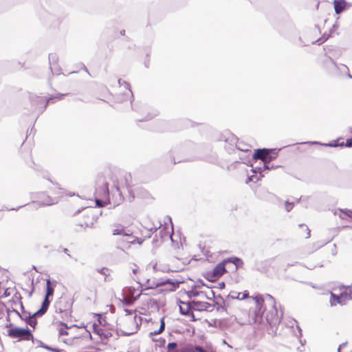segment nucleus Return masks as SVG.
<instances>
[{"instance_id": "nucleus-41", "label": "nucleus", "mask_w": 352, "mask_h": 352, "mask_svg": "<svg viewBox=\"0 0 352 352\" xmlns=\"http://www.w3.org/2000/svg\"><path fill=\"white\" fill-rule=\"evenodd\" d=\"M159 329H160V331H162V332L164 331L165 329V322H164V318H162L160 319V327Z\"/></svg>"}, {"instance_id": "nucleus-27", "label": "nucleus", "mask_w": 352, "mask_h": 352, "mask_svg": "<svg viewBox=\"0 0 352 352\" xmlns=\"http://www.w3.org/2000/svg\"><path fill=\"white\" fill-rule=\"evenodd\" d=\"M178 344L176 342H169L167 345L166 352H179L177 350Z\"/></svg>"}, {"instance_id": "nucleus-51", "label": "nucleus", "mask_w": 352, "mask_h": 352, "mask_svg": "<svg viewBox=\"0 0 352 352\" xmlns=\"http://www.w3.org/2000/svg\"><path fill=\"white\" fill-rule=\"evenodd\" d=\"M23 206H19L17 208H4L1 209V210H17L19 208H21V207H23Z\"/></svg>"}, {"instance_id": "nucleus-31", "label": "nucleus", "mask_w": 352, "mask_h": 352, "mask_svg": "<svg viewBox=\"0 0 352 352\" xmlns=\"http://www.w3.org/2000/svg\"><path fill=\"white\" fill-rule=\"evenodd\" d=\"M194 288L195 287H193L191 290L188 292L187 294L189 298L197 297L200 294H204L203 292H197V290L194 289Z\"/></svg>"}, {"instance_id": "nucleus-7", "label": "nucleus", "mask_w": 352, "mask_h": 352, "mask_svg": "<svg viewBox=\"0 0 352 352\" xmlns=\"http://www.w3.org/2000/svg\"><path fill=\"white\" fill-rule=\"evenodd\" d=\"M50 68L53 74L59 75L61 74V67L58 65V56L56 53L49 54Z\"/></svg>"}, {"instance_id": "nucleus-62", "label": "nucleus", "mask_w": 352, "mask_h": 352, "mask_svg": "<svg viewBox=\"0 0 352 352\" xmlns=\"http://www.w3.org/2000/svg\"><path fill=\"white\" fill-rule=\"evenodd\" d=\"M12 312H14V314H16L19 317H20V315H21V313H19L16 309H12Z\"/></svg>"}, {"instance_id": "nucleus-55", "label": "nucleus", "mask_w": 352, "mask_h": 352, "mask_svg": "<svg viewBox=\"0 0 352 352\" xmlns=\"http://www.w3.org/2000/svg\"><path fill=\"white\" fill-rule=\"evenodd\" d=\"M93 329H94V333H97V330H98V329H100L98 328V325H97L96 323H94V324H93Z\"/></svg>"}, {"instance_id": "nucleus-56", "label": "nucleus", "mask_w": 352, "mask_h": 352, "mask_svg": "<svg viewBox=\"0 0 352 352\" xmlns=\"http://www.w3.org/2000/svg\"><path fill=\"white\" fill-rule=\"evenodd\" d=\"M226 284L224 282H221L219 283V288L223 289L225 288Z\"/></svg>"}, {"instance_id": "nucleus-58", "label": "nucleus", "mask_w": 352, "mask_h": 352, "mask_svg": "<svg viewBox=\"0 0 352 352\" xmlns=\"http://www.w3.org/2000/svg\"><path fill=\"white\" fill-rule=\"evenodd\" d=\"M63 252L65 253L68 256L71 257V255L69 253V250L67 248H63Z\"/></svg>"}, {"instance_id": "nucleus-46", "label": "nucleus", "mask_w": 352, "mask_h": 352, "mask_svg": "<svg viewBox=\"0 0 352 352\" xmlns=\"http://www.w3.org/2000/svg\"><path fill=\"white\" fill-rule=\"evenodd\" d=\"M201 286H206V284L202 280H199L197 285H195L194 287H200Z\"/></svg>"}, {"instance_id": "nucleus-42", "label": "nucleus", "mask_w": 352, "mask_h": 352, "mask_svg": "<svg viewBox=\"0 0 352 352\" xmlns=\"http://www.w3.org/2000/svg\"><path fill=\"white\" fill-rule=\"evenodd\" d=\"M43 348L53 352H60L58 349L52 348L47 344L43 346Z\"/></svg>"}, {"instance_id": "nucleus-19", "label": "nucleus", "mask_w": 352, "mask_h": 352, "mask_svg": "<svg viewBox=\"0 0 352 352\" xmlns=\"http://www.w3.org/2000/svg\"><path fill=\"white\" fill-rule=\"evenodd\" d=\"M43 197V199H41L40 202V205L41 206H50L55 202L53 201V199L50 196H45V195L43 192L40 193V199H42Z\"/></svg>"}, {"instance_id": "nucleus-50", "label": "nucleus", "mask_w": 352, "mask_h": 352, "mask_svg": "<svg viewBox=\"0 0 352 352\" xmlns=\"http://www.w3.org/2000/svg\"><path fill=\"white\" fill-rule=\"evenodd\" d=\"M160 235L162 239H164V237H166L167 236V234H166V232L164 230V229L163 230H160Z\"/></svg>"}, {"instance_id": "nucleus-12", "label": "nucleus", "mask_w": 352, "mask_h": 352, "mask_svg": "<svg viewBox=\"0 0 352 352\" xmlns=\"http://www.w3.org/2000/svg\"><path fill=\"white\" fill-rule=\"evenodd\" d=\"M182 303L186 305V308H184L182 306L179 307V311L181 314L186 316H193L192 311L194 309H192V304L191 303V301L182 302Z\"/></svg>"}, {"instance_id": "nucleus-48", "label": "nucleus", "mask_w": 352, "mask_h": 352, "mask_svg": "<svg viewBox=\"0 0 352 352\" xmlns=\"http://www.w3.org/2000/svg\"><path fill=\"white\" fill-rule=\"evenodd\" d=\"M96 204L98 207H102L104 206L103 201L97 198L96 199Z\"/></svg>"}, {"instance_id": "nucleus-39", "label": "nucleus", "mask_w": 352, "mask_h": 352, "mask_svg": "<svg viewBox=\"0 0 352 352\" xmlns=\"http://www.w3.org/2000/svg\"><path fill=\"white\" fill-rule=\"evenodd\" d=\"M96 316H97L98 321L100 325L104 326L105 325V320L104 318H102V315L100 314H96Z\"/></svg>"}, {"instance_id": "nucleus-64", "label": "nucleus", "mask_w": 352, "mask_h": 352, "mask_svg": "<svg viewBox=\"0 0 352 352\" xmlns=\"http://www.w3.org/2000/svg\"><path fill=\"white\" fill-rule=\"evenodd\" d=\"M94 226V222H91L90 223H85L86 227L92 228Z\"/></svg>"}, {"instance_id": "nucleus-28", "label": "nucleus", "mask_w": 352, "mask_h": 352, "mask_svg": "<svg viewBox=\"0 0 352 352\" xmlns=\"http://www.w3.org/2000/svg\"><path fill=\"white\" fill-rule=\"evenodd\" d=\"M97 335H98L101 339H109L112 336V333L110 332L104 333L102 329L97 330Z\"/></svg>"}, {"instance_id": "nucleus-8", "label": "nucleus", "mask_w": 352, "mask_h": 352, "mask_svg": "<svg viewBox=\"0 0 352 352\" xmlns=\"http://www.w3.org/2000/svg\"><path fill=\"white\" fill-rule=\"evenodd\" d=\"M182 283V281L177 280L171 278H166L164 280L160 281L159 283H155L153 286H149L146 288V289H153L154 287H159L161 286H164L166 285H170V287L169 288L170 291H174L177 287H179V285Z\"/></svg>"}, {"instance_id": "nucleus-57", "label": "nucleus", "mask_w": 352, "mask_h": 352, "mask_svg": "<svg viewBox=\"0 0 352 352\" xmlns=\"http://www.w3.org/2000/svg\"><path fill=\"white\" fill-rule=\"evenodd\" d=\"M346 342H345V343H342V344H340V346H339V347H338V352H340L341 349H342V347L345 346H346Z\"/></svg>"}, {"instance_id": "nucleus-60", "label": "nucleus", "mask_w": 352, "mask_h": 352, "mask_svg": "<svg viewBox=\"0 0 352 352\" xmlns=\"http://www.w3.org/2000/svg\"><path fill=\"white\" fill-rule=\"evenodd\" d=\"M161 333H162V331H160V329H158V330H156V331H155L153 332H151L150 334L151 335H157V334H160Z\"/></svg>"}, {"instance_id": "nucleus-17", "label": "nucleus", "mask_w": 352, "mask_h": 352, "mask_svg": "<svg viewBox=\"0 0 352 352\" xmlns=\"http://www.w3.org/2000/svg\"><path fill=\"white\" fill-rule=\"evenodd\" d=\"M224 263H226V264L228 263H233L235 265L236 270L242 267L243 265V261L242 259L236 256L227 258L224 259Z\"/></svg>"}, {"instance_id": "nucleus-23", "label": "nucleus", "mask_w": 352, "mask_h": 352, "mask_svg": "<svg viewBox=\"0 0 352 352\" xmlns=\"http://www.w3.org/2000/svg\"><path fill=\"white\" fill-rule=\"evenodd\" d=\"M334 214L339 215L340 217H341V218H344L342 217V214L352 218V210H351L345 209L344 210L339 209L338 211H336Z\"/></svg>"}, {"instance_id": "nucleus-9", "label": "nucleus", "mask_w": 352, "mask_h": 352, "mask_svg": "<svg viewBox=\"0 0 352 352\" xmlns=\"http://www.w3.org/2000/svg\"><path fill=\"white\" fill-rule=\"evenodd\" d=\"M119 90L122 91L115 93V94L116 95L115 100L117 102H120L122 101L131 100V99L133 96L132 89H119Z\"/></svg>"}, {"instance_id": "nucleus-24", "label": "nucleus", "mask_w": 352, "mask_h": 352, "mask_svg": "<svg viewBox=\"0 0 352 352\" xmlns=\"http://www.w3.org/2000/svg\"><path fill=\"white\" fill-rule=\"evenodd\" d=\"M204 277L210 282H214L219 278L218 276H217V275L213 274L212 270L207 272L204 275Z\"/></svg>"}, {"instance_id": "nucleus-21", "label": "nucleus", "mask_w": 352, "mask_h": 352, "mask_svg": "<svg viewBox=\"0 0 352 352\" xmlns=\"http://www.w3.org/2000/svg\"><path fill=\"white\" fill-rule=\"evenodd\" d=\"M303 144H311V145H321V146H329V147H333V146H338V144L336 142H329V143H321L320 142H316V141H309V142H304Z\"/></svg>"}, {"instance_id": "nucleus-36", "label": "nucleus", "mask_w": 352, "mask_h": 352, "mask_svg": "<svg viewBox=\"0 0 352 352\" xmlns=\"http://www.w3.org/2000/svg\"><path fill=\"white\" fill-rule=\"evenodd\" d=\"M266 168H263V166H256L254 168H252L251 169V171L253 173H259L261 175H262V172L265 170Z\"/></svg>"}, {"instance_id": "nucleus-63", "label": "nucleus", "mask_w": 352, "mask_h": 352, "mask_svg": "<svg viewBox=\"0 0 352 352\" xmlns=\"http://www.w3.org/2000/svg\"><path fill=\"white\" fill-rule=\"evenodd\" d=\"M124 311L126 313L127 315L132 314L133 311L129 309H124Z\"/></svg>"}, {"instance_id": "nucleus-44", "label": "nucleus", "mask_w": 352, "mask_h": 352, "mask_svg": "<svg viewBox=\"0 0 352 352\" xmlns=\"http://www.w3.org/2000/svg\"><path fill=\"white\" fill-rule=\"evenodd\" d=\"M161 226L162 224L160 223L159 226L157 227V226H154L153 228H151L148 230L151 233H154L158 229H160L161 228Z\"/></svg>"}, {"instance_id": "nucleus-47", "label": "nucleus", "mask_w": 352, "mask_h": 352, "mask_svg": "<svg viewBox=\"0 0 352 352\" xmlns=\"http://www.w3.org/2000/svg\"><path fill=\"white\" fill-rule=\"evenodd\" d=\"M206 298L212 300L214 297V292L213 291H210V294L205 295Z\"/></svg>"}, {"instance_id": "nucleus-53", "label": "nucleus", "mask_w": 352, "mask_h": 352, "mask_svg": "<svg viewBox=\"0 0 352 352\" xmlns=\"http://www.w3.org/2000/svg\"><path fill=\"white\" fill-rule=\"evenodd\" d=\"M19 298H20L19 304H20V307H21V313H23L24 311H26V310L25 309V307H24V306H23V305L22 302H21V297L20 296V297H19Z\"/></svg>"}, {"instance_id": "nucleus-34", "label": "nucleus", "mask_w": 352, "mask_h": 352, "mask_svg": "<svg viewBox=\"0 0 352 352\" xmlns=\"http://www.w3.org/2000/svg\"><path fill=\"white\" fill-rule=\"evenodd\" d=\"M45 314V312L43 310H41V309H39L38 311H36L35 313L34 314H31V316H32V318L36 319L38 317H41L42 316H43L44 314Z\"/></svg>"}, {"instance_id": "nucleus-61", "label": "nucleus", "mask_w": 352, "mask_h": 352, "mask_svg": "<svg viewBox=\"0 0 352 352\" xmlns=\"http://www.w3.org/2000/svg\"><path fill=\"white\" fill-rule=\"evenodd\" d=\"M296 327H297V329H298V333H299L298 335V336L300 337L302 336V329H300V327L298 325H297Z\"/></svg>"}, {"instance_id": "nucleus-10", "label": "nucleus", "mask_w": 352, "mask_h": 352, "mask_svg": "<svg viewBox=\"0 0 352 352\" xmlns=\"http://www.w3.org/2000/svg\"><path fill=\"white\" fill-rule=\"evenodd\" d=\"M191 303L192 304V309L195 311H208L210 308L212 307L211 304L207 302L191 300Z\"/></svg>"}, {"instance_id": "nucleus-5", "label": "nucleus", "mask_w": 352, "mask_h": 352, "mask_svg": "<svg viewBox=\"0 0 352 352\" xmlns=\"http://www.w3.org/2000/svg\"><path fill=\"white\" fill-rule=\"evenodd\" d=\"M253 299L254 300L256 303V308L254 310L255 322H261L263 319V316L265 311V309L263 305L264 298H263L262 296L258 295L253 297Z\"/></svg>"}, {"instance_id": "nucleus-30", "label": "nucleus", "mask_w": 352, "mask_h": 352, "mask_svg": "<svg viewBox=\"0 0 352 352\" xmlns=\"http://www.w3.org/2000/svg\"><path fill=\"white\" fill-rule=\"evenodd\" d=\"M263 177V175H261V174H259V176H258L256 174L255 175H252L249 176L248 177L246 183H248V182H257L258 181L261 180Z\"/></svg>"}, {"instance_id": "nucleus-49", "label": "nucleus", "mask_w": 352, "mask_h": 352, "mask_svg": "<svg viewBox=\"0 0 352 352\" xmlns=\"http://www.w3.org/2000/svg\"><path fill=\"white\" fill-rule=\"evenodd\" d=\"M345 146L347 147H351L352 146V139H347L346 141Z\"/></svg>"}, {"instance_id": "nucleus-13", "label": "nucleus", "mask_w": 352, "mask_h": 352, "mask_svg": "<svg viewBox=\"0 0 352 352\" xmlns=\"http://www.w3.org/2000/svg\"><path fill=\"white\" fill-rule=\"evenodd\" d=\"M347 2L345 0H333V6L336 14H341L346 8Z\"/></svg>"}, {"instance_id": "nucleus-25", "label": "nucleus", "mask_w": 352, "mask_h": 352, "mask_svg": "<svg viewBox=\"0 0 352 352\" xmlns=\"http://www.w3.org/2000/svg\"><path fill=\"white\" fill-rule=\"evenodd\" d=\"M54 292V289L52 286L50 285V280H47V285H46V294L45 297H50L52 296Z\"/></svg>"}, {"instance_id": "nucleus-37", "label": "nucleus", "mask_w": 352, "mask_h": 352, "mask_svg": "<svg viewBox=\"0 0 352 352\" xmlns=\"http://www.w3.org/2000/svg\"><path fill=\"white\" fill-rule=\"evenodd\" d=\"M157 115V111H155L154 112H153L151 113H148V115L146 116V118L140 120V121H145V120L152 119L154 117H155Z\"/></svg>"}, {"instance_id": "nucleus-14", "label": "nucleus", "mask_w": 352, "mask_h": 352, "mask_svg": "<svg viewBox=\"0 0 352 352\" xmlns=\"http://www.w3.org/2000/svg\"><path fill=\"white\" fill-rule=\"evenodd\" d=\"M266 299H267V300L268 299L269 300H270L271 303H272V305H273V307H274V309H276V307H275V300H274V298L271 295H270V294H267V295H266ZM275 310H276V309H275ZM265 318H266L267 322L270 324H276L277 322H279V318H278V316H277V311H276V318H270L268 314H267V316H266Z\"/></svg>"}, {"instance_id": "nucleus-20", "label": "nucleus", "mask_w": 352, "mask_h": 352, "mask_svg": "<svg viewBox=\"0 0 352 352\" xmlns=\"http://www.w3.org/2000/svg\"><path fill=\"white\" fill-rule=\"evenodd\" d=\"M345 287V291L342 292V296L344 297L345 301L346 302L349 300H352V286H346Z\"/></svg>"}, {"instance_id": "nucleus-22", "label": "nucleus", "mask_w": 352, "mask_h": 352, "mask_svg": "<svg viewBox=\"0 0 352 352\" xmlns=\"http://www.w3.org/2000/svg\"><path fill=\"white\" fill-rule=\"evenodd\" d=\"M241 292H231L228 295L226 300H224V302H223L224 305H226V303L227 302V301L229 299H238V300H241Z\"/></svg>"}, {"instance_id": "nucleus-1", "label": "nucleus", "mask_w": 352, "mask_h": 352, "mask_svg": "<svg viewBox=\"0 0 352 352\" xmlns=\"http://www.w3.org/2000/svg\"><path fill=\"white\" fill-rule=\"evenodd\" d=\"M67 95V94L57 93L47 97L31 92L29 94V99L32 105V110L38 112V114H41L45 111L49 104H52L56 101L61 100Z\"/></svg>"}, {"instance_id": "nucleus-54", "label": "nucleus", "mask_w": 352, "mask_h": 352, "mask_svg": "<svg viewBox=\"0 0 352 352\" xmlns=\"http://www.w3.org/2000/svg\"><path fill=\"white\" fill-rule=\"evenodd\" d=\"M34 341H36L39 344L40 347L43 348V346L45 345V344L43 343L42 341L34 338Z\"/></svg>"}, {"instance_id": "nucleus-40", "label": "nucleus", "mask_w": 352, "mask_h": 352, "mask_svg": "<svg viewBox=\"0 0 352 352\" xmlns=\"http://www.w3.org/2000/svg\"><path fill=\"white\" fill-rule=\"evenodd\" d=\"M107 271H108V269L106 267H102V268L98 270V272L100 274L104 275L105 276H107L108 275H109V274L107 273Z\"/></svg>"}, {"instance_id": "nucleus-4", "label": "nucleus", "mask_w": 352, "mask_h": 352, "mask_svg": "<svg viewBox=\"0 0 352 352\" xmlns=\"http://www.w3.org/2000/svg\"><path fill=\"white\" fill-rule=\"evenodd\" d=\"M96 194L97 197L106 198L109 196L108 183L103 176H99L96 182Z\"/></svg>"}, {"instance_id": "nucleus-59", "label": "nucleus", "mask_w": 352, "mask_h": 352, "mask_svg": "<svg viewBox=\"0 0 352 352\" xmlns=\"http://www.w3.org/2000/svg\"><path fill=\"white\" fill-rule=\"evenodd\" d=\"M10 296V293L8 292V289H6L4 293L2 295V297H8Z\"/></svg>"}, {"instance_id": "nucleus-6", "label": "nucleus", "mask_w": 352, "mask_h": 352, "mask_svg": "<svg viewBox=\"0 0 352 352\" xmlns=\"http://www.w3.org/2000/svg\"><path fill=\"white\" fill-rule=\"evenodd\" d=\"M72 303L67 298L61 297L59 300L56 301L54 307L56 313H63L66 314L70 313Z\"/></svg>"}, {"instance_id": "nucleus-45", "label": "nucleus", "mask_w": 352, "mask_h": 352, "mask_svg": "<svg viewBox=\"0 0 352 352\" xmlns=\"http://www.w3.org/2000/svg\"><path fill=\"white\" fill-rule=\"evenodd\" d=\"M241 300H244L248 298L249 292L248 291H245L244 292L241 293Z\"/></svg>"}, {"instance_id": "nucleus-15", "label": "nucleus", "mask_w": 352, "mask_h": 352, "mask_svg": "<svg viewBox=\"0 0 352 352\" xmlns=\"http://www.w3.org/2000/svg\"><path fill=\"white\" fill-rule=\"evenodd\" d=\"M213 274L217 275L218 278H220L221 276H223L225 273L227 272V270L226 269V263H224V260H223L221 262L218 263L212 270Z\"/></svg>"}, {"instance_id": "nucleus-16", "label": "nucleus", "mask_w": 352, "mask_h": 352, "mask_svg": "<svg viewBox=\"0 0 352 352\" xmlns=\"http://www.w3.org/2000/svg\"><path fill=\"white\" fill-rule=\"evenodd\" d=\"M330 304L331 306H334L336 304L344 305L346 304V301L343 296H342V293L340 295H336L333 293H331V298H330Z\"/></svg>"}, {"instance_id": "nucleus-38", "label": "nucleus", "mask_w": 352, "mask_h": 352, "mask_svg": "<svg viewBox=\"0 0 352 352\" xmlns=\"http://www.w3.org/2000/svg\"><path fill=\"white\" fill-rule=\"evenodd\" d=\"M294 207V203L293 202H289L288 201H287L285 202V210L287 211V212H289Z\"/></svg>"}, {"instance_id": "nucleus-11", "label": "nucleus", "mask_w": 352, "mask_h": 352, "mask_svg": "<svg viewBox=\"0 0 352 352\" xmlns=\"http://www.w3.org/2000/svg\"><path fill=\"white\" fill-rule=\"evenodd\" d=\"M112 234L113 235L126 236L130 239L133 238L132 234L130 233L129 230H126L122 226L120 225L118 226L115 229L113 230Z\"/></svg>"}, {"instance_id": "nucleus-33", "label": "nucleus", "mask_w": 352, "mask_h": 352, "mask_svg": "<svg viewBox=\"0 0 352 352\" xmlns=\"http://www.w3.org/2000/svg\"><path fill=\"white\" fill-rule=\"evenodd\" d=\"M118 82L120 87H124V88H130V84L122 78L118 79Z\"/></svg>"}, {"instance_id": "nucleus-32", "label": "nucleus", "mask_w": 352, "mask_h": 352, "mask_svg": "<svg viewBox=\"0 0 352 352\" xmlns=\"http://www.w3.org/2000/svg\"><path fill=\"white\" fill-rule=\"evenodd\" d=\"M60 325L63 326L64 328H60L59 329V334L60 335H67L68 332L67 331V329H68V327L66 323L60 322Z\"/></svg>"}, {"instance_id": "nucleus-26", "label": "nucleus", "mask_w": 352, "mask_h": 352, "mask_svg": "<svg viewBox=\"0 0 352 352\" xmlns=\"http://www.w3.org/2000/svg\"><path fill=\"white\" fill-rule=\"evenodd\" d=\"M50 302L49 298L45 296L40 309L46 313L50 305Z\"/></svg>"}, {"instance_id": "nucleus-29", "label": "nucleus", "mask_w": 352, "mask_h": 352, "mask_svg": "<svg viewBox=\"0 0 352 352\" xmlns=\"http://www.w3.org/2000/svg\"><path fill=\"white\" fill-rule=\"evenodd\" d=\"M27 324L30 325L31 327H32L34 329H36V324H37V320L32 318H28L26 320L24 321Z\"/></svg>"}, {"instance_id": "nucleus-35", "label": "nucleus", "mask_w": 352, "mask_h": 352, "mask_svg": "<svg viewBox=\"0 0 352 352\" xmlns=\"http://www.w3.org/2000/svg\"><path fill=\"white\" fill-rule=\"evenodd\" d=\"M22 320L25 321L28 318H31V313L28 311H24L21 314L19 317Z\"/></svg>"}, {"instance_id": "nucleus-43", "label": "nucleus", "mask_w": 352, "mask_h": 352, "mask_svg": "<svg viewBox=\"0 0 352 352\" xmlns=\"http://www.w3.org/2000/svg\"><path fill=\"white\" fill-rule=\"evenodd\" d=\"M299 226L300 227H305V229H306V231H307V236H306V238H309L310 237V230L309 229V228L305 225L304 223H301V224H299Z\"/></svg>"}, {"instance_id": "nucleus-2", "label": "nucleus", "mask_w": 352, "mask_h": 352, "mask_svg": "<svg viewBox=\"0 0 352 352\" xmlns=\"http://www.w3.org/2000/svg\"><path fill=\"white\" fill-rule=\"evenodd\" d=\"M280 148H258L253 154V159L261 160L263 162V168H269V163L276 159L278 155Z\"/></svg>"}, {"instance_id": "nucleus-18", "label": "nucleus", "mask_w": 352, "mask_h": 352, "mask_svg": "<svg viewBox=\"0 0 352 352\" xmlns=\"http://www.w3.org/2000/svg\"><path fill=\"white\" fill-rule=\"evenodd\" d=\"M179 352H204V349L203 347L200 346H186L182 348Z\"/></svg>"}, {"instance_id": "nucleus-3", "label": "nucleus", "mask_w": 352, "mask_h": 352, "mask_svg": "<svg viewBox=\"0 0 352 352\" xmlns=\"http://www.w3.org/2000/svg\"><path fill=\"white\" fill-rule=\"evenodd\" d=\"M9 327H10L8 330V336L9 337L12 338H17L19 341L32 340V342H34V336L29 328L13 327L12 323L9 324Z\"/></svg>"}, {"instance_id": "nucleus-52", "label": "nucleus", "mask_w": 352, "mask_h": 352, "mask_svg": "<svg viewBox=\"0 0 352 352\" xmlns=\"http://www.w3.org/2000/svg\"><path fill=\"white\" fill-rule=\"evenodd\" d=\"M327 38H318L316 43H317L318 45H320L322 43H323L325 41H326Z\"/></svg>"}]
</instances>
